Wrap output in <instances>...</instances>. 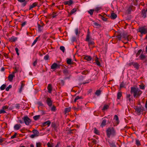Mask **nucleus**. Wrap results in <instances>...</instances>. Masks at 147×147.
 <instances>
[{
  "label": "nucleus",
  "mask_w": 147,
  "mask_h": 147,
  "mask_svg": "<svg viewBox=\"0 0 147 147\" xmlns=\"http://www.w3.org/2000/svg\"><path fill=\"white\" fill-rule=\"evenodd\" d=\"M130 92L133 94L134 98L139 97L142 93V92L138 88L131 87Z\"/></svg>",
  "instance_id": "nucleus-1"
},
{
  "label": "nucleus",
  "mask_w": 147,
  "mask_h": 147,
  "mask_svg": "<svg viewBox=\"0 0 147 147\" xmlns=\"http://www.w3.org/2000/svg\"><path fill=\"white\" fill-rule=\"evenodd\" d=\"M107 135L108 138L111 136L113 137L115 136L116 134L115 130L113 127H108L106 130Z\"/></svg>",
  "instance_id": "nucleus-2"
},
{
  "label": "nucleus",
  "mask_w": 147,
  "mask_h": 147,
  "mask_svg": "<svg viewBox=\"0 0 147 147\" xmlns=\"http://www.w3.org/2000/svg\"><path fill=\"white\" fill-rule=\"evenodd\" d=\"M90 33L89 32V30L88 29L87 34L86 35V41L88 42L89 46L92 45L94 44V42L91 40H90Z\"/></svg>",
  "instance_id": "nucleus-3"
},
{
  "label": "nucleus",
  "mask_w": 147,
  "mask_h": 147,
  "mask_svg": "<svg viewBox=\"0 0 147 147\" xmlns=\"http://www.w3.org/2000/svg\"><path fill=\"white\" fill-rule=\"evenodd\" d=\"M22 119L23 120L25 124L27 125H29L31 122V120L27 115L24 116L22 118Z\"/></svg>",
  "instance_id": "nucleus-4"
},
{
  "label": "nucleus",
  "mask_w": 147,
  "mask_h": 147,
  "mask_svg": "<svg viewBox=\"0 0 147 147\" xmlns=\"http://www.w3.org/2000/svg\"><path fill=\"white\" fill-rule=\"evenodd\" d=\"M139 32L141 34H146L147 33V26H144L139 28Z\"/></svg>",
  "instance_id": "nucleus-5"
},
{
  "label": "nucleus",
  "mask_w": 147,
  "mask_h": 147,
  "mask_svg": "<svg viewBox=\"0 0 147 147\" xmlns=\"http://www.w3.org/2000/svg\"><path fill=\"white\" fill-rule=\"evenodd\" d=\"M143 109L144 108L142 107H137L135 109L136 112L138 115L143 113Z\"/></svg>",
  "instance_id": "nucleus-6"
},
{
  "label": "nucleus",
  "mask_w": 147,
  "mask_h": 147,
  "mask_svg": "<svg viewBox=\"0 0 147 147\" xmlns=\"http://www.w3.org/2000/svg\"><path fill=\"white\" fill-rule=\"evenodd\" d=\"M133 65L136 69H139L140 65L137 63L132 62L129 63V65Z\"/></svg>",
  "instance_id": "nucleus-7"
},
{
  "label": "nucleus",
  "mask_w": 147,
  "mask_h": 147,
  "mask_svg": "<svg viewBox=\"0 0 147 147\" xmlns=\"http://www.w3.org/2000/svg\"><path fill=\"white\" fill-rule=\"evenodd\" d=\"M73 3V1L72 0H69L68 1H65L63 2V4L65 5H70L72 4Z\"/></svg>",
  "instance_id": "nucleus-8"
},
{
  "label": "nucleus",
  "mask_w": 147,
  "mask_h": 147,
  "mask_svg": "<svg viewBox=\"0 0 147 147\" xmlns=\"http://www.w3.org/2000/svg\"><path fill=\"white\" fill-rule=\"evenodd\" d=\"M107 124V120L105 119H102V122L100 125V126L103 127L105 126Z\"/></svg>",
  "instance_id": "nucleus-9"
},
{
  "label": "nucleus",
  "mask_w": 147,
  "mask_h": 147,
  "mask_svg": "<svg viewBox=\"0 0 147 147\" xmlns=\"http://www.w3.org/2000/svg\"><path fill=\"white\" fill-rule=\"evenodd\" d=\"M24 81H22L21 82V87L19 89V92L20 93L22 91V90L25 86V84L24 83Z\"/></svg>",
  "instance_id": "nucleus-10"
},
{
  "label": "nucleus",
  "mask_w": 147,
  "mask_h": 147,
  "mask_svg": "<svg viewBox=\"0 0 147 147\" xmlns=\"http://www.w3.org/2000/svg\"><path fill=\"white\" fill-rule=\"evenodd\" d=\"M48 106H51L52 105V102L49 98H47L46 100Z\"/></svg>",
  "instance_id": "nucleus-11"
},
{
  "label": "nucleus",
  "mask_w": 147,
  "mask_h": 147,
  "mask_svg": "<svg viewBox=\"0 0 147 147\" xmlns=\"http://www.w3.org/2000/svg\"><path fill=\"white\" fill-rule=\"evenodd\" d=\"M51 123V122L50 121L48 120L47 121H46L42 123V126H45L46 125H47L48 127H49L50 126Z\"/></svg>",
  "instance_id": "nucleus-12"
},
{
  "label": "nucleus",
  "mask_w": 147,
  "mask_h": 147,
  "mask_svg": "<svg viewBox=\"0 0 147 147\" xmlns=\"http://www.w3.org/2000/svg\"><path fill=\"white\" fill-rule=\"evenodd\" d=\"M21 125L20 124H17L15 125L14 128L15 130H18L21 128Z\"/></svg>",
  "instance_id": "nucleus-13"
},
{
  "label": "nucleus",
  "mask_w": 147,
  "mask_h": 147,
  "mask_svg": "<svg viewBox=\"0 0 147 147\" xmlns=\"http://www.w3.org/2000/svg\"><path fill=\"white\" fill-rule=\"evenodd\" d=\"M117 17V14L114 13H111V16H110L111 18L112 19H115Z\"/></svg>",
  "instance_id": "nucleus-14"
},
{
  "label": "nucleus",
  "mask_w": 147,
  "mask_h": 147,
  "mask_svg": "<svg viewBox=\"0 0 147 147\" xmlns=\"http://www.w3.org/2000/svg\"><path fill=\"white\" fill-rule=\"evenodd\" d=\"M47 89L48 90V92L49 93H51L52 90V87L51 84H49L48 85Z\"/></svg>",
  "instance_id": "nucleus-15"
},
{
  "label": "nucleus",
  "mask_w": 147,
  "mask_h": 147,
  "mask_svg": "<svg viewBox=\"0 0 147 147\" xmlns=\"http://www.w3.org/2000/svg\"><path fill=\"white\" fill-rule=\"evenodd\" d=\"M14 76H15L12 73L11 74H9L8 77L9 80L10 82H11Z\"/></svg>",
  "instance_id": "nucleus-16"
},
{
  "label": "nucleus",
  "mask_w": 147,
  "mask_h": 147,
  "mask_svg": "<svg viewBox=\"0 0 147 147\" xmlns=\"http://www.w3.org/2000/svg\"><path fill=\"white\" fill-rule=\"evenodd\" d=\"M44 25L43 24L42 25H40L38 24V31L39 32H41L42 31L43 29V26Z\"/></svg>",
  "instance_id": "nucleus-17"
},
{
  "label": "nucleus",
  "mask_w": 147,
  "mask_h": 147,
  "mask_svg": "<svg viewBox=\"0 0 147 147\" xmlns=\"http://www.w3.org/2000/svg\"><path fill=\"white\" fill-rule=\"evenodd\" d=\"M142 17L145 18L146 17V11L145 9H143L142 11Z\"/></svg>",
  "instance_id": "nucleus-18"
},
{
  "label": "nucleus",
  "mask_w": 147,
  "mask_h": 147,
  "mask_svg": "<svg viewBox=\"0 0 147 147\" xmlns=\"http://www.w3.org/2000/svg\"><path fill=\"white\" fill-rule=\"evenodd\" d=\"M17 38L13 36H12L11 37V38H9V41L11 42H14L16 40H17Z\"/></svg>",
  "instance_id": "nucleus-19"
},
{
  "label": "nucleus",
  "mask_w": 147,
  "mask_h": 147,
  "mask_svg": "<svg viewBox=\"0 0 147 147\" xmlns=\"http://www.w3.org/2000/svg\"><path fill=\"white\" fill-rule=\"evenodd\" d=\"M38 5V3L37 2H34L32 3V4L30 6L29 9L30 10L31 9L35 7Z\"/></svg>",
  "instance_id": "nucleus-20"
},
{
  "label": "nucleus",
  "mask_w": 147,
  "mask_h": 147,
  "mask_svg": "<svg viewBox=\"0 0 147 147\" xmlns=\"http://www.w3.org/2000/svg\"><path fill=\"white\" fill-rule=\"evenodd\" d=\"M109 143L110 146L111 147H117L116 146L115 144V142H108Z\"/></svg>",
  "instance_id": "nucleus-21"
},
{
  "label": "nucleus",
  "mask_w": 147,
  "mask_h": 147,
  "mask_svg": "<svg viewBox=\"0 0 147 147\" xmlns=\"http://www.w3.org/2000/svg\"><path fill=\"white\" fill-rule=\"evenodd\" d=\"M57 64L56 63H53L51 66V68L52 69H55L57 68Z\"/></svg>",
  "instance_id": "nucleus-22"
},
{
  "label": "nucleus",
  "mask_w": 147,
  "mask_h": 147,
  "mask_svg": "<svg viewBox=\"0 0 147 147\" xmlns=\"http://www.w3.org/2000/svg\"><path fill=\"white\" fill-rule=\"evenodd\" d=\"M84 59L87 61H89L91 60L92 57L90 56H86L85 57Z\"/></svg>",
  "instance_id": "nucleus-23"
},
{
  "label": "nucleus",
  "mask_w": 147,
  "mask_h": 147,
  "mask_svg": "<svg viewBox=\"0 0 147 147\" xmlns=\"http://www.w3.org/2000/svg\"><path fill=\"white\" fill-rule=\"evenodd\" d=\"M63 73L65 76H67L70 73V72L67 69H65L63 70Z\"/></svg>",
  "instance_id": "nucleus-24"
},
{
  "label": "nucleus",
  "mask_w": 147,
  "mask_h": 147,
  "mask_svg": "<svg viewBox=\"0 0 147 147\" xmlns=\"http://www.w3.org/2000/svg\"><path fill=\"white\" fill-rule=\"evenodd\" d=\"M145 57V56L143 54H141L139 57V59L141 60H143Z\"/></svg>",
  "instance_id": "nucleus-25"
},
{
  "label": "nucleus",
  "mask_w": 147,
  "mask_h": 147,
  "mask_svg": "<svg viewBox=\"0 0 147 147\" xmlns=\"http://www.w3.org/2000/svg\"><path fill=\"white\" fill-rule=\"evenodd\" d=\"M77 11L76 9L74 8L73 9L71 10V11L70 13H69V15H71L75 13Z\"/></svg>",
  "instance_id": "nucleus-26"
},
{
  "label": "nucleus",
  "mask_w": 147,
  "mask_h": 147,
  "mask_svg": "<svg viewBox=\"0 0 147 147\" xmlns=\"http://www.w3.org/2000/svg\"><path fill=\"white\" fill-rule=\"evenodd\" d=\"M109 107V105H105L103 108L102 109V110L103 111H105L108 109Z\"/></svg>",
  "instance_id": "nucleus-27"
},
{
  "label": "nucleus",
  "mask_w": 147,
  "mask_h": 147,
  "mask_svg": "<svg viewBox=\"0 0 147 147\" xmlns=\"http://www.w3.org/2000/svg\"><path fill=\"white\" fill-rule=\"evenodd\" d=\"M114 118L115 119L117 123L118 124L119 123V119L118 116L117 115H115L114 116Z\"/></svg>",
  "instance_id": "nucleus-28"
},
{
  "label": "nucleus",
  "mask_w": 147,
  "mask_h": 147,
  "mask_svg": "<svg viewBox=\"0 0 147 147\" xmlns=\"http://www.w3.org/2000/svg\"><path fill=\"white\" fill-rule=\"evenodd\" d=\"M67 63L69 65H71L72 64V60L71 59H67Z\"/></svg>",
  "instance_id": "nucleus-29"
},
{
  "label": "nucleus",
  "mask_w": 147,
  "mask_h": 147,
  "mask_svg": "<svg viewBox=\"0 0 147 147\" xmlns=\"http://www.w3.org/2000/svg\"><path fill=\"white\" fill-rule=\"evenodd\" d=\"M40 36H39L38 37L36 38V39L34 40V41L32 43L31 45L32 47L33 46L34 44H36V42L38 41V39L39 38Z\"/></svg>",
  "instance_id": "nucleus-30"
},
{
  "label": "nucleus",
  "mask_w": 147,
  "mask_h": 147,
  "mask_svg": "<svg viewBox=\"0 0 147 147\" xmlns=\"http://www.w3.org/2000/svg\"><path fill=\"white\" fill-rule=\"evenodd\" d=\"M90 141L92 143L94 144H95L97 143L96 140L94 139H91L90 140Z\"/></svg>",
  "instance_id": "nucleus-31"
},
{
  "label": "nucleus",
  "mask_w": 147,
  "mask_h": 147,
  "mask_svg": "<svg viewBox=\"0 0 147 147\" xmlns=\"http://www.w3.org/2000/svg\"><path fill=\"white\" fill-rule=\"evenodd\" d=\"M124 38L125 39H127L128 40H130L132 38V37L130 36H125L124 37Z\"/></svg>",
  "instance_id": "nucleus-32"
},
{
  "label": "nucleus",
  "mask_w": 147,
  "mask_h": 147,
  "mask_svg": "<svg viewBox=\"0 0 147 147\" xmlns=\"http://www.w3.org/2000/svg\"><path fill=\"white\" fill-rule=\"evenodd\" d=\"M40 115H37L34 116L33 118L35 120H37L40 118Z\"/></svg>",
  "instance_id": "nucleus-33"
},
{
  "label": "nucleus",
  "mask_w": 147,
  "mask_h": 147,
  "mask_svg": "<svg viewBox=\"0 0 147 147\" xmlns=\"http://www.w3.org/2000/svg\"><path fill=\"white\" fill-rule=\"evenodd\" d=\"M95 61L96 64L99 66H100L101 65L100 62L98 60V58L96 57V59H95Z\"/></svg>",
  "instance_id": "nucleus-34"
},
{
  "label": "nucleus",
  "mask_w": 147,
  "mask_h": 147,
  "mask_svg": "<svg viewBox=\"0 0 147 147\" xmlns=\"http://www.w3.org/2000/svg\"><path fill=\"white\" fill-rule=\"evenodd\" d=\"M71 109V108L70 107L66 108L65 109V113H68L70 111Z\"/></svg>",
  "instance_id": "nucleus-35"
},
{
  "label": "nucleus",
  "mask_w": 147,
  "mask_h": 147,
  "mask_svg": "<svg viewBox=\"0 0 147 147\" xmlns=\"http://www.w3.org/2000/svg\"><path fill=\"white\" fill-rule=\"evenodd\" d=\"M131 95L130 94H127V98L129 102H130L131 100Z\"/></svg>",
  "instance_id": "nucleus-36"
},
{
  "label": "nucleus",
  "mask_w": 147,
  "mask_h": 147,
  "mask_svg": "<svg viewBox=\"0 0 147 147\" xmlns=\"http://www.w3.org/2000/svg\"><path fill=\"white\" fill-rule=\"evenodd\" d=\"M101 9V7H96L94 9V11H95L97 12H98V11L100 10Z\"/></svg>",
  "instance_id": "nucleus-37"
},
{
  "label": "nucleus",
  "mask_w": 147,
  "mask_h": 147,
  "mask_svg": "<svg viewBox=\"0 0 147 147\" xmlns=\"http://www.w3.org/2000/svg\"><path fill=\"white\" fill-rule=\"evenodd\" d=\"M94 132L95 134H97L99 135V132L98 131V130H97L96 128H94Z\"/></svg>",
  "instance_id": "nucleus-38"
},
{
  "label": "nucleus",
  "mask_w": 147,
  "mask_h": 147,
  "mask_svg": "<svg viewBox=\"0 0 147 147\" xmlns=\"http://www.w3.org/2000/svg\"><path fill=\"white\" fill-rule=\"evenodd\" d=\"M136 144L137 146H139L141 145L140 141L138 139H136Z\"/></svg>",
  "instance_id": "nucleus-39"
},
{
  "label": "nucleus",
  "mask_w": 147,
  "mask_h": 147,
  "mask_svg": "<svg viewBox=\"0 0 147 147\" xmlns=\"http://www.w3.org/2000/svg\"><path fill=\"white\" fill-rule=\"evenodd\" d=\"M94 11V9H90L88 11V12L90 15H93V12Z\"/></svg>",
  "instance_id": "nucleus-40"
},
{
  "label": "nucleus",
  "mask_w": 147,
  "mask_h": 147,
  "mask_svg": "<svg viewBox=\"0 0 147 147\" xmlns=\"http://www.w3.org/2000/svg\"><path fill=\"white\" fill-rule=\"evenodd\" d=\"M101 18L102 19V20L105 21H107V18H105V16L101 15Z\"/></svg>",
  "instance_id": "nucleus-41"
},
{
  "label": "nucleus",
  "mask_w": 147,
  "mask_h": 147,
  "mask_svg": "<svg viewBox=\"0 0 147 147\" xmlns=\"http://www.w3.org/2000/svg\"><path fill=\"white\" fill-rule=\"evenodd\" d=\"M6 87V85L5 84H3L0 87V89L1 90H3L5 89Z\"/></svg>",
  "instance_id": "nucleus-42"
},
{
  "label": "nucleus",
  "mask_w": 147,
  "mask_h": 147,
  "mask_svg": "<svg viewBox=\"0 0 147 147\" xmlns=\"http://www.w3.org/2000/svg\"><path fill=\"white\" fill-rule=\"evenodd\" d=\"M132 7H128L127 9V11L128 14H130L132 10Z\"/></svg>",
  "instance_id": "nucleus-43"
},
{
  "label": "nucleus",
  "mask_w": 147,
  "mask_h": 147,
  "mask_svg": "<svg viewBox=\"0 0 147 147\" xmlns=\"http://www.w3.org/2000/svg\"><path fill=\"white\" fill-rule=\"evenodd\" d=\"M122 96V93L121 92H118L117 94V98L118 99H119Z\"/></svg>",
  "instance_id": "nucleus-44"
},
{
  "label": "nucleus",
  "mask_w": 147,
  "mask_h": 147,
  "mask_svg": "<svg viewBox=\"0 0 147 147\" xmlns=\"http://www.w3.org/2000/svg\"><path fill=\"white\" fill-rule=\"evenodd\" d=\"M142 51V50L140 49L136 53V57H138L140 55V53H141Z\"/></svg>",
  "instance_id": "nucleus-45"
},
{
  "label": "nucleus",
  "mask_w": 147,
  "mask_h": 147,
  "mask_svg": "<svg viewBox=\"0 0 147 147\" xmlns=\"http://www.w3.org/2000/svg\"><path fill=\"white\" fill-rule=\"evenodd\" d=\"M60 49L64 53L65 50V48L64 46H61L60 47Z\"/></svg>",
  "instance_id": "nucleus-46"
},
{
  "label": "nucleus",
  "mask_w": 147,
  "mask_h": 147,
  "mask_svg": "<svg viewBox=\"0 0 147 147\" xmlns=\"http://www.w3.org/2000/svg\"><path fill=\"white\" fill-rule=\"evenodd\" d=\"M82 98V97L81 96L80 97L79 96H77L74 99V102H76L77 100H78V99H81V98Z\"/></svg>",
  "instance_id": "nucleus-47"
},
{
  "label": "nucleus",
  "mask_w": 147,
  "mask_h": 147,
  "mask_svg": "<svg viewBox=\"0 0 147 147\" xmlns=\"http://www.w3.org/2000/svg\"><path fill=\"white\" fill-rule=\"evenodd\" d=\"M37 59H36L35 60L33 63V65L34 66H36L37 64Z\"/></svg>",
  "instance_id": "nucleus-48"
},
{
  "label": "nucleus",
  "mask_w": 147,
  "mask_h": 147,
  "mask_svg": "<svg viewBox=\"0 0 147 147\" xmlns=\"http://www.w3.org/2000/svg\"><path fill=\"white\" fill-rule=\"evenodd\" d=\"M100 92H101L100 90H97L95 92V94L96 95H97L98 96L100 94Z\"/></svg>",
  "instance_id": "nucleus-49"
},
{
  "label": "nucleus",
  "mask_w": 147,
  "mask_h": 147,
  "mask_svg": "<svg viewBox=\"0 0 147 147\" xmlns=\"http://www.w3.org/2000/svg\"><path fill=\"white\" fill-rule=\"evenodd\" d=\"M125 84L123 82H122L120 85V88H121L124 87Z\"/></svg>",
  "instance_id": "nucleus-50"
},
{
  "label": "nucleus",
  "mask_w": 147,
  "mask_h": 147,
  "mask_svg": "<svg viewBox=\"0 0 147 147\" xmlns=\"http://www.w3.org/2000/svg\"><path fill=\"white\" fill-rule=\"evenodd\" d=\"M116 37L117 38H118V40H120L121 39V36L120 34H119L117 35L116 36Z\"/></svg>",
  "instance_id": "nucleus-51"
},
{
  "label": "nucleus",
  "mask_w": 147,
  "mask_h": 147,
  "mask_svg": "<svg viewBox=\"0 0 147 147\" xmlns=\"http://www.w3.org/2000/svg\"><path fill=\"white\" fill-rule=\"evenodd\" d=\"M8 108V106H3L2 108L3 110L4 111L6 110Z\"/></svg>",
  "instance_id": "nucleus-52"
},
{
  "label": "nucleus",
  "mask_w": 147,
  "mask_h": 147,
  "mask_svg": "<svg viewBox=\"0 0 147 147\" xmlns=\"http://www.w3.org/2000/svg\"><path fill=\"white\" fill-rule=\"evenodd\" d=\"M57 13H55V12H53L52 14L53 15L52 18H55L57 16Z\"/></svg>",
  "instance_id": "nucleus-53"
},
{
  "label": "nucleus",
  "mask_w": 147,
  "mask_h": 147,
  "mask_svg": "<svg viewBox=\"0 0 147 147\" xmlns=\"http://www.w3.org/2000/svg\"><path fill=\"white\" fill-rule=\"evenodd\" d=\"M49 58V55H47L45 56L44 57V59L45 60H48Z\"/></svg>",
  "instance_id": "nucleus-54"
},
{
  "label": "nucleus",
  "mask_w": 147,
  "mask_h": 147,
  "mask_svg": "<svg viewBox=\"0 0 147 147\" xmlns=\"http://www.w3.org/2000/svg\"><path fill=\"white\" fill-rule=\"evenodd\" d=\"M41 144L40 142L36 143V147H41Z\"/></svg>",
  "instance_id": "nucleus-55"
},
{
  "label": "nucleus",
  "mask_w": 147,
  "mask_h": 147,
  "mask_svg": "<svg viewBox=\"0 0 147 147\" xmlns=\"http://www.w3.org/2000/svg\"><path fill=\"white\" fill-rule=\"evenodd\" d=\"M12 86L11 85H9L8 87L6 88L5 90L6 91H8L9 90V89L11 88Z\"/></svg>",
  "instance_id": "nucleus-56"
},
{
  "label": "nucleus",
  "mask_w": 147,
  "mask_h": 147,
  "mask_svg": "<svg viewBox=\"0 0 147 147\" xmlns=\"http://www.w3.org/2000/svg\"><path fill=\"white\" fill-rule=\"evenodd\" d=\"M140 88L144 90L145 89V86L144 84H142L140 85Z\"/></svg>",
  "instance_id": "nucleus-57"
},
{
  "label": "nucleus",
  "mask_w": 147,
  "mask_h": 147,
  "mask_svg": "<svg viewBox=\"0 0 147 147\" xmlns=\"http://www.w3.org/2000/svg\"><path fill=\"white\" fill-rule=\"evenodd\" d=\"M51 110L53 111H55L56 110V107L55 106H53L52 107L51 109Z\"/></svg>",
  "instance_id": "nucleus-58"
},
{
  "label": "nucleus",
  "mask_w": 147,
  "mask_h": 147,
  "mask_svg": "<svg viewBox=\"0 0 147 147\" xmlns=\"http://www.w3.org/2000/svg\"><path fill=\"white\" fill-rule=\"evenodd\" d=\"M15 108L18 109H19L20 108V105L18 104H16L15 105Z\"/></svg>",
  "instance_id": "nucleus-59"
},
{
  "label": "nucleus",
  "mask_w": 147,
  "mask_h": 147,
  "mask_svg": "<svg viewBox=\"0 0 147 147\" xmlns=\"http://www.w3.org/2000/svg\"><path fill=\"white\" fill-rule=\"evenodd\" d=\"M94 25L96 26H97V27H100V24H98V23H97V22H95L94 23Z\"/></svg>",
  "instance_id": "nucleus-60"
},
{
  "label": "nucleus",
  "mask_w": 147,
  "mask_h": 147,
  "mask_svg": "<svg viewBox=\"0 0 147 147\" xmlns=\"http://www.w3.org/2000/svg\"><path fill=\"white\" fill-rule=\"evenodd\" d=\"M47 145L48 147H53V144H51L49 143H48Z\"/></svg>",
  "instance_id": "nucleus-61"
},
{
  "label": "nucleus",
  "mask_w": 147,
  "mask_h": 147,
  "mask_svg": "<svg viewBox=\"0 0 147 147\" xmlns=\"http://www.w3.org/2000/svg\"><path fill=\"white\" fill-rule=\"evenodd\" d=\"M6 113V112L5 111H4L3 110V109H2L0 110V114L1 113Z\"/></svg>",
  "instance_id": "nucleus-62"
},
{
  "label": "nucleus",
  "mask_w": 147,
  "mask_h": 147,
  "mask_svg": "<svg viewBox=\"0 0 147 147\" xmlns=\"http://www.w3.org/2000/svg\"><path fill=\"white\" fill-rule=\"evenodd\" d=\"M75 34L76 35H78V28H76L75 30Z\"/></svg>",
  "instance_id": "nucleus-63"
},
{
  "label": "nucleus",
  "mask_w": 147,
  "mask_h": 147,
  "mask_svg": "<svg viewBox=\"0 0 147 147\" xmlns=\"http://www.w3.org/2000/svg\"><path fill=\"white\" fill-rule=\"evenodd\" d=\"M15 51H16V53H17V55H19V53H18V51H19V50H18V49L17 48H15Z\"/></svg>",
  "instance_id": "nucleus-64"
}]
</instances>
